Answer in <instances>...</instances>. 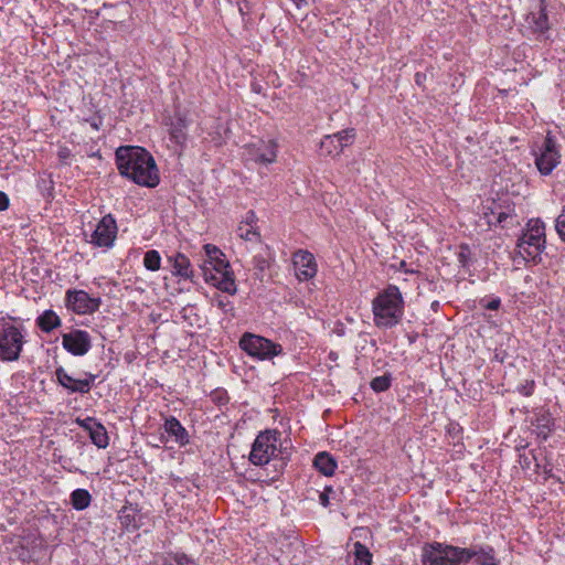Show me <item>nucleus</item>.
<instances>
[{"label":"nucleus","instance_id":"48","mask_svg":"<svg viewBox=\"0 0 565 565\" xmlns=\"http://www.w3.org/2000/svg\"><path fill=\"white\" fill-rule=\"evenodd\" d=\"M398 269H399V270H403V271H404V273H406V274H413V273H415V270H413V269H408V268H407V264H406V262H405V260H402V262L399 263V267H398Z\"/></svg>","mask_w":565,"mask_h":565},{"label":"nucleus","instance_id":"44","mask_svg":"<svg viewBox=\"0 0 565 565\" xmlns=\"http://www.w3.org/2000/svg\"><path fill=\"white\" fill-rule=\"evenodd\" d=\"M97 379V374H94V373H90V372H85L84 373V379H82V382L83 383H88V392L92 390V387L94 386V383H95V380Z\"/></svg>","mask_w":565,"mask_h":565},{"label":"nucleus","instance_id":"26","mask_svg":"<svg viewBox=\"0 0 565 565\" xmlns=\"http://www.w3.org/2000/svg\"><path fill=\"white\" fill-rule=\"evenodd\" d=\"M352 554L354 556V565H372L373 564V555L370 552L369 547H366L361 542L356 541L353 544Z\"/></svg>","mask_w":565,"mask_h":565},{"label":"nucleus","instance_id":"13","mask_svg":"<svg viewBox=\"0 0 565 565\" xmlns=\"http://www.w3.org/2000/svg\"><path fill=\"white\" fill-rule=\"evenodd\" d=\"M62 347L74 356H84L92 349V337L86 330L73 329L62 334Z\"/></svg>","mask_w":565,"mask_h":565},{"label":"nucleus","instance_id":"17","mask_svg":"<svg viewBox=\"0 0 565 565\" xmlns=\"http://www.w3.org/2000/svg\"><path fill=\"white\" fill-rule=\"evenodd\" d=\"M54 374L58 385L64 387L70 394L88 393V387H86L88 386V383H83L82 379H74L66 372V370L63 366L56 367Z\"/></svg>","mask_w":565,"mask_h":565},{"label":"nucleus","instance_id":"20","mask_svg":"<svg viewBox=\"0 0 565 565\" xmlns=\"http://www.w3.org/2000/svg\"><path fill=\"white\" fill-rule=\"evenodd\" d=\"M172 266V275L184 280H192L193 268L190 259L182 253H175L168 257Z\"/></svg>","mask_w":565,"mask_h":565},{"label":"nucleus","instance_id":"14","mask_svg":"<svg viewBox=\"0 0 565 565\" xmlns=\"http://www.w3.org/2000/svg\"><path fill=\"white\" fill-rule=\"evenodd\" d=\"M291 260L299 281H308L316 277L318 264L312 253L307 249H298L292 254Z\"/></svg>","mask_w":565,"mask_h":565},{"label":"nucleus","instance_id":"35","mask_svg":"<svg viewBox=\"0 0 565 565\" xmlns=\"http://www.w3.org/2000/svg\"><path fill=\"white\" fill-rule=\"evenodd\" d=\"M487 217H488L489 225L503 224L509 217H511V213L504 212V211H500V212L491 211L490 214H487Z\"/></svg>","mask_w":565,"mask_h":565},{"label":"nucleus","instance_id":"43","mask_svg":"<svg viewBox=\"0 0 565 565\" xmlns=\"http://www.w3.org/2000/svg\"><path fill=\"white\" fill-rule=\"evenodd\" d=\"M329 492H332V488L326 487L323 492H321L319 495L320 504L323 505L324 508H327L330 503L329 502Z\"/></svg>","mask_w":565,"mask_h":565},{"label":"nucleus","instance_id":"18","mask_svg":"<svg viewBox=\"0 0 565 565\" xmlns=\"http://www.w3.org/2000/svg\"><path fill=\"white\" fill-rule=\"evenodd\" d=\"M142 514L137 504L128 503L118 512V519L127 531L138 530L142 525Z\"/></svg>","mask_w":565,"mask_h":565},{"label":"nucleus","instance_id":"42","mask_svg":"<svg viewBox=\"0 0 565 565\" xmlns=\"http://www.w3.org/2000/svg\"><path fill=\"white\" fill-rule=\"evenodd\" d=\"M257 222V216L254 211H248L245 214L244 220L239 224L248 225V226H255Z\"/></svg>","mask_w":565,"mask_h":565},{"label":"nucleus","instance_id":"5","mask_svg":"<svg viewBox=\"0 0 565 565\" xmlns=\"http://www.w3.org/2000/svg\"><path fill=\"white\" fill-rule=\"evenodd\" d=\"M280 436L281 434L277 429H266L260 431L252 444V449L248 456L250 463L263 467L269 463L270 460L277 458L278 455H280V458L285 460L286 457L284 456L281 448L278 446Z\"/></svg>","mask_w":565,"mask_h":565},{"label":"nucleus","instance_id":"47","mask_svg":"<svg viewBox=\"0 0 565 565\" xmlns=\"http://www.w3.org/2000/svg\"><path fill=\"white\" fill-rule=\"evenodd\" d=\"M254 263L256 267H258L260 270L265 269V267L267 266V262L263 257H254Z\"/></svg>","mask_w":565,"mask_h":565},{"label":"nucleus","instance_id":"3","mask_svg":"<svg viewBox=\"0 0 565 565\" xmlns=\"http://www.w3.org/2000/svg\"><path fill=\"white\" fill-rule=\"evenodd\" d=\"M374 323L379 328L390 329L397 326L404 316V299L399 288L388 285L372 301Z\"/></svg>","mask_w":565,"mask_h":565},{"label":"nucleus","instance_id":"38","mask_svg":"<svg viewBox=\"0 0 565 565\" xmlns=\"http://www.w3.org/2000/svg\"><path fill=\"white\" fill-rule=\"evenodd\" d=\"M212 401L218 405H225L228 402L227 392L223 388H217L211 394Z\"/></svg>","mask_w":565,"mask_h":565},{"label":"nucleus","instance_id":"39","mask_svg":"<svg viewBox=\"0 0 565 565\" xmlns=\"http://www.w3.org/2000/svg\"><path fill=\"white\" fill-rule=\"evenodd\" d=\"M77 424L84 429L86 430L88 434L93 430V428L99 423L96 418L94 417H86L84 419H77L76 420Z\"/></svg>","mask_w":565,"mask_h":565},{"label":"nucleus","instance_id":"7","mask_svg":"<svg viewBox=\"0 0 565 565\" xmlns=\"http://www.w3.org/2000/svg\"><path fill=\"white\" fill-rule=\"evenodd\" d=\"M25 329L15 326L6 318H0V360L13 362L19 360L25 342Z\"/></svg>","mask_w":565,"mask_h":565},{"label":"nucleus","instance_id":"32","mask_svg":"<svg viewBox=\"0 0 565 565\" xmlns=\"http://www.w3.org/2000/svg\"><path fill=\"white\" fill-rule=\"evenodd\" d=\"M338 143L341 145V149L344 150L345 147L350 146L355 138V130L353 128L344 129L333 134Z\"/></svg>","mask_w":565,"mask_h":565},{"label":"nucleus","instance_id":"21","mask_svg":"<svg viewBox=\"0 0 565 565\" xmlns=\"http://www.w3.org/2000/svg\"><path fill=\"white\" fill-rule=\"evenodd\" d=\"M313 467L323 476L331 477L338 468V462L329 452L320 451L315 456Z\"/></svg>","mask_w":565,"mask_h":565},{"label":"nucleus","instance_id":"8","mask_svg":"<svg viewBox=\"0 0 565 565\" xmlns=\"http://www.w3.org/2000/svg\"><path fill=\"white\" fill-rule=\"evenodd\" d=\"M238 345L248 356L257 361H270L284 353L282 345L263 335L245 332Z\"/></svg>","mask_w":565,"mask_h":565},{"label":"nucleus","instance_id":"6","mask_svg":"<svg viewBox=\"0 0 565 565\" xmlns=\"http://www.w3.org/2000/svg\"><path fill=\"white\" fill-rule=\"evenodd\" d=\"M466 554V547L434 541L423 545L420 561L422 565H463Z\"/></svg>","mask_w":565,"mask_h":565},{"label":"nucleus","instance_id":"1","mask_svg":"<svg viewBox=\"0 0 565 565\" xmlns=\"http://www.w3.org/2000/svg\"><path fill=\"white\" fill-rule=\"evenodd\" d=\"M115 161L119 174L140 186L156 188L160 183L156 160L142 147L121 146L117 148Z\"/></svg>","mask_w":565,"mask_h":565},{"label":"nucleus","instance_id":"33","mask_svg":"<svg viewBox=\"0 0 565 565\" xmlns=\"http://www.w3.org/2000/svg\"><path fill=\"white\" fill-rule=\"evenodd\" d=\"M163 565H195L184 553H169Z\"/></svg>","mask_w":565,"mask_h":565},{"label":"nucleus","instance_id":"27","mask_svg":"<svg viewBox=\"0 0 565 565\" xmlns=\"http://www.w3.org/2000/svg\"><path fill=\"white\" fill-rule=\"evenodd\" d=\"M90 441L99 449H105L109 445V437L105 426L99 422L88 434Z\"/></svg>","mask_w":565,"mask_h":565},{"label":"nucleus","instance_id":"15","mask_svg":"<svg viewBox=\"0 0 565 565\" xmlns=\"http://www.w3.org/2000/svg\"><path fill=\"white\" fill-rule=\"evenodd\" d=\"M466 557L463 558V565H467L473 559L475 565H501L500 559L497 557L495 550L489 544H476L470 547H466Z\"/></svg>","mask_w":565,"mask_h":565},{"label":"nucleus","instance_id":"10","mask_svg":"<svg viewBox=\"0 0 565 565\" xmlns=\"http://www.w3.org/2000/svg\"><path fill=\"white\" fill-rule=\"evenodd\" d=\"M65 307L76 315H93L102 305L99 297H90L82 289H67L64 298Z\"/></svg>","mask_w":565,"mask_h":565},{"label":"nucleus","instance_id":"49","mask_svg":"<svg viewBox=\"0 0 565 565\" xmlns=\"http://www.w3.org/2000/svg\"><path fill=\"white\" fill-rule=\"evenodd\" d=\"M415 78H416V83L422 82V78H420V74H419V73H417V74L415 75Z\"/></svg>","mask_w":565,"mask_h":565},{"label":"nucleus","instance_id":"4","mask_svg":"<svg viewBox=\"0 0 565 565\" xmlns=\"http://www.w3.org/2000/svg\"><path fill=\"white\" fill-rule=\"evenodd\" d=\"M545 245L546 236L544 223L540 218H531L526 223L523 234L518 238V254L524 260L536 262L545 249Z\"/></svg>","mask_w":565,"mask_h":565},{"label":"nucleus","instance_id":"40","mask_svg":"<svg viewBox=\"0 0 565 565\" xmlns=\"http://www.w3.org/2000/svg\"><path fill=\"white\" fill-rule=\"evenodd\" d=\"M470 249L467 245L460 246V252L458 253V262L462 267H467L469 265Z\"/></svg>","mask_w":565,"mask_h":565},{"label":"nucleus","instance_id":"16","mask_svg":"<svg viewBox=\"0 0 565 565\" xmlns=\"http://www.w3.org/2000/svg\"><path fill=\"white\" fill-rule=\"evenodd\" d=\"M163 430L179 447H185L190 444V435L177 417L172 415L166 417Z\"/></svg>","mask_w":565,"mask_h":565},{"label":"nucleus","instance_id":"24","mask_svg":"<svg viewBox=\"0 0 565 565\" xmlns=\"http://www.w3.org/2000/svg\"><path fill=\"white\" fill-rule=\"evenodd\" d=\"M534 426L536 436L546 440L553 431L554 420L548 413H544L536 417Z\"/></svg>","mask_w":565,"mask_h":565},{"label":"nucleus","instance_id":"46","mask_svg":"<svg viewBox=\"0 0 565 565\" xmlns=\"http://www.w3.org/2000/svg\"><path fill=\"white\" fill-rule=\"evenodd\" d=\"M10 200L9 196L0 191V211H6L9 207Z\"/></svg>","mask_w":565,"mask_h":565},{"label":"nucleus","instance_id":"34","mask_svg":"<svg viewBox=\"0 0 565 565\" xmlns=\"http://www.w3.org/2000/svg\"><path fill=\"white\" fill-rule=\"evenodd\" d=\"M211 302L213 306H216L218 309H221L223 312L227 313L233 310V303L232 301L225 297L221 296L218 294H215L213 298L211 299Z\"/></svg>","mask_w":565,"mask_h":565},{"label":"nucleus","instance_id":"45","mask_svg":"<svg viewBox=\"0 0 565 565\" xmlns=\"http://www.w3.org/2000/svg\"><path fill=\"white\" fill-rule=\"evenodd\" d=\"M501 305L500 298H493L490 301H488L483 307L488 310H498Z\"/></svg>","mask_w":565,"mask_h":565},{"label":"nucleus","instance_id":"11","mask_svg":"<svg viewBox=\"0 0 565 565\" xmlns=\"http://www.w3.org/2000/svg\"><path fill=\"white\" fill-rule=\"evenodd\" d=\"M278 153V143L274 139L258 140L249 143L245 148V160L256 164L268 166L276 161Z\"/></svg>","mask_w":565,"mask_h":565},{"label":"nucleus","instance_id":"28","mask_svg":"<svg viewBox=\"0 0 565 565\" xmlns=\"http://www.w3.org/2000/svg\"><path fill=\"white\" fill-rule=\"evenodd\" d=\"M320 149L327 156H338L343 151L334 135L324 136L320 142Z\"/></svg>","mask_w":565,"mask_h":565},{"label":"nucleus","instance_id":"30","mask_svg":"<svg viewBox=\"0 0 565 565\" xmlns=\"http://www.w3.org/2000/svg\"><path fill=\"white\" fill-rule=\"evenodd\" d=\"M392 385V375L390 373H385L383 375L374 377L370 386L376 393L386 392Z\"/></svg>","mask_w":565,"mask_h":565},{"label":"nucleus","instance_id":"19","mask_svg":"<svg viewBox=\"0 0 565 565\" xmlns=\"http://www.w3.org/2000/svg\"><path fill=\"white\" fill-rule=\"evenodd\" d=\"M526 21L535 33L544 34L550 30L545 0H540L539 10L530 12Z\"/></svg>","mask_w":565,"mask_h":565},{"label":"nucleus","instance_id":"12","mask_svg":"<svg viewBox=\"0 0 565 565\" xmlns=\"http://www.w3.org/2000/svg\"><path fill=\"white\" fill-rule=\"evenodd\" d=\"M117 232L116 218L111 214H106L97 223L88 242L96 247L110 248L114 246Z\"/></svg>","mask_w":565,"mask_h":565},{"label":"nucleus","instance_id":"29","mask_svg":"<svg viewBox=\"0 0 565 565\" xmlns=\"http://www.w3.org/2000/svg\"><path fill=\"white\" fill-rule=\"evenodd\" d=\"M143 266L150 271H157L161 267V256L158 250L150 249L145 253Z\"/></svg>","mask_w":565,"mask_h":565},{"label":"nucleus","instance_id":"2","mask_svg":"<svg viewBox=\"0 0 565 565\" xmlns=\"http://www.w3.org/2000/svg\"><path fill=\"white\" fill-rule=\"evenodd\" d=\"M204 250L207 257L202 266L205 281L225 294L235 295L237 288L234 274L230 268V263L225 259V255L212 244H206Z\"/></svg>","mask_w":565,"mask_h":565},{"label":"nucleus","instance_id":"23","mask_svg":"<svg viewBox=\"0 0 565 565\" xmlns=\"http://www.w3.org/2000/svg\"><path fill=\"white\" fill-rule=\"evenodd\" d=\"M35 322H36V326L40 328V330L45 333L52 332L54 329L58 328L62 323L61 318L52 309L44 310L36 318Z\"/></svg>","mask_w":565,"mask_h":565},{"label":"nucleus","instance_id":"31","mask_svg":"<svg viewBox=\"0 0 565 565\" xmlns=\"http://www.w3.org/2000/svg\"><path fill=\"white\" fill-rule=\"evenodd\" d=\"M237 235L244 239V241H258L259 239V233L256 230V226H248L244 224H239L237 227Z\"/></svg>","mask_w":565,"mask_h":565},{"label":"nucleus","instance_id":"25","mask_svg":"<svg viewBox=\"0 0 565 565\" xmlns=\"http://www.w3.org/2000/svg\"><path fill=\"white\" fill-rule=\"evenodd\" d=\"M72 507L77 511H83L90 505L92 495L86 489H75L70 495Z\"/></svg>","mask_w":565,"mask_h":565},{"label":"nucleus","instance_id":"41","mask_svg":"<svg viewBox=\"0 0 565 565\" xmlns=\"http://www.w3.org/2000/svg\"><path fill=\"white\" fill-rule=\"evenodd\" d=\"M57 158L61 163L70 164V160L72 158V151L68 147H60L57 151Z\"/></svg>","mask_w":565,"mask_h":565},{"label":"nucleus","instance_id":"37","mask_svg":"<svg viewBox=\"0 0 565 565\" xmlns=\"http://www.w3.org/2000/svg\"><path fill=\"white\" fill-rule=\"evenodd\" d=\"M535 383L533 380H526L524 383H521L516 391L523 396H531L534 393Z\"/></svg>","mask_w":565,"mask_h":565},{"label":"nucleus","instance_id":"36","mask_svg":"<svg viewBox=\"0 0 565 565\" xmlns=\"http://www.w3.org/2000/svg\"><path fill=\"white\" fill-rule=\"evenodd\" d=\"M555 230L563 243H565V205L562 209L561 214L555 220Z\"/></svg>","mask_w":565,"mask_h":565},{"label":"nucleus","instance_id":"9","mask_svg":"<svg viewBox=\"0 0 565 565\" xmlns=\"http://www.w3.org/2000/svg\"><path fill=\"white\" fill-rule=\"evenodd\" d=\"M535 166L542 175H550L561 162L559 146L547 134L543 143L534 151Z\"/></svg>","mask_w":565,"mask_h":565},{"label":"nucleus","instance_id":"50","mask_svg":"<svg viewBox=\"0 0 565 565\" xmlns=\"http://www.w3.org/2000/svg\"><path fill=\"white\" fill-rule=\"evenodd\" d=\"M160 441L161 443H167L168 441V438H166L163 435L160 437Z\"/></svg>","mask_w":565,"mask_h":565},{"label":"nucleus","instance_id":"22","mask_svg":"<svg viewBox=\"0 0 565 565\" xmlns=\"http://www.w3.org/2000/svg\"><path fill=\"white\" fill-rule=\"evenodd\" d=\"M186 119L179 114L175 115L169 128L170 139L177 145H183L186 140Z\"/></svg>","mask_w":565,"mask_h":565}]
</instances>
